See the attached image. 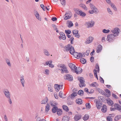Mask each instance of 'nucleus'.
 <instances>
[{
    "label": "nucleus",
    "instance_id": "40",
    "mask_svg": "<svg viewBox=\"0 0 121 121\" xmlns=\"http://www.w3.org/2000/svg\"><path fill=\"white\" fill-rule=\"evenodd\" d=\"M5 61L6 62L8 65L9 66H11V65L10 63L9 60L8 59H5Z\"/></svg>",
    "mask_w": 121,
    "mask_h": 121
},
{
    "label": "nucleus",
    "instance_id": "34",
    "mask_svg": "<svg viewBox=\"0 0 121 121\" xmlns=\"http://www.w3.org/2000/svg\"><path fill=\"white\" fill-rule=\"evenodd\" d=\"M83 91L82 90H80L78 92V94L80 96H82L83 95Z\"/></svg>",
    "mask_w": 121,
    "mask_h": 121
},
{
    "label": "nucleus",
    "instance_id": "4",
    "mask_svg": "<svg viewBox=\"0 0 121 121\" xmlns=\"http://www.w3.org/2000/svg\"><path fill=\"white\" fill-rule=\"evenodd\" d=\"M94 21L91 20L90 21L86 22L85 24V25L87 28H91L94 26Z\"/></svg>",
    "mask_w": 121,
    "mask_h": 121
},
{
    "label": "nucleus",
    "instance_id": "38",
    "mask_svg": "<svg viewBox=\"0 0 121 121\" xmlns=\"http://www.w3.org/2000/svg\"><path fill=\"white\" fill-rule=\"evenodd\" d=\"M121 118V115H118L115 117L114 118V120L116 121H117Z\"/></svg>",
    "mask_w": 121,
    "mask_h": 121
},
{
    "label": "nucleus",
    "instance_id": "21",
    "mask_svg": "<svg viewBox=\"0 0 121 121\" xmlns=\"http://www.w3.org/2000/svg\"><path fill=\"white\" fill-rule=\"evenodd\" d=\"M72 46L70 44L68 45L65 48V50H64L65 51H70L71 49V47Z\"/></svg>",
    "mask_w": 121,
    "mask_h": 121
},
{
    "label": "nucleus",
    "instance_id": "14",
    "mask_svg": "<svg viewBox=\"0 0 121 121\" xmlns=\"http://www.w3.org/2000/svg\"><path fill=\"white\" fill-rule=\"evenodd\" d=\"M20 82L23 87L24 86V83L25 81L24 80V76L23 75L21 76H20Z\"/></svg>",
    "mask_w": 121,
    "mask_h": 121
},
{
    "label": "nucleus",
    "instance_id": "9",
    "mask_svg": "<svg viewBox=\"0 0 121 121\" xmlns=\"http://www.w3.org/2000/svg\"><path fill=\"white\" fill-rule=\"evenodd\" d=\"M3 92L5 95V96L7 98L9 97H11V94L10 93L9 91L7 89H6L3 91Z\"/></svg>",
    "mask_w": 121,
    "mask_h": 121
},
{
    "label": "nucleus",
    "instance_id": "49",
    "mask_svg": "<svg viewBox=\"0 0 121 121\" xmlns=\"http://www.w3.org/2000/svg\"><path fill=\"white\" fill-rule=\"evenodd\" d=\"M78 53L74 52V53L73 54V55L76 58H77L78 56Z\"/></svg>",
    "mask_w": 121,
    "mask_h": 121
},
{
    "label": "nucleus",
    "instance_id": "29",
    "mask_svg": "<svg viewBox=\"0 0 121 121\" xmlns=\"http://www.w3.org/2000/svg\"><path fill=\"white\" fill-rule=\"evenodd\" d=\"M68 24V26L69 27H70L73 25L72 22L70 21H67Z\"/></svg>",
    "mask_w": 121,
    "mask_h": 121
},
{
    "label": "nucleus",
    "instance_id": "3",
    "mask_svg": "<svg viewBox=\"0 0 121 121\" xmlns=\"http://www.w3.org/2000/svg\"><path fill=\"white\" fill-rule=\"evenodd\" d=\"M120 30V29L118 28H116L111 30V32L113 33L112 34L115 37L118 36L119 34Z\"/></svg>",
    "mask_w": 121,
    "mask_h": 121
},
{
    "label": "nucleus",
    "instance_id": "47",
    "mask_svg": "<svg viewBox=\"0 0 121 121\" xmlns=\"http://www.w3.org/2000/svg\"><path fill=\"white\" fill-rule=\"evenodd\" d=\"M78 31L77 30H74L73 31V33L74 35L78 34Z\"/></svg>",
    "mask_w": 121,
    "mask_h": 121
},
{
    "label": "nucleus",
    "instance_id": "48",
    "mask_svg": "<svg viewBox=\"0 0 121 121\" xmlns=\"http://www.w3.org/2000/svg\"><path fill=\"white\" fill-rule=\"evenodd\" d=\"M86 106L87 108L89 109L91 108V106L90 103H87L86 104Z\"/></svg>",
    "mask_w": 121,
    "mask_h": 121
},
{
    "label": "nucleus",
    "instance_id": "30",
    "mask_svg": "<svg viewBox=\"0 0 121 121\" xmlns=\"http://www.w3.org/2000/svg\"><path fill=\"white\" fill-rule=\"evenodd\" d=\"M80 7H82V8L85 10H86L87 9L85 5L82 4H80L79 5Z\"/></svg>",
    "mask_w": 121,
    "mask_h": 121
},
{
    "label": "nucleus",
    "instance_id": "20",
    "mask_svg": "<svg viewBox=\"0 0 121 121\" xmlns=\"http://www.w3.org/2000/svg\"><path fill=\"white\" fill-rule=\"evenodd\" d=\"M70 119V117L65 116H64L62 119V121H69Z\"/></svg>",
    "mask_w": 121,
    "mask_h": 121
},
{
    "label": "nucleus",
    "instance_id": "61",
    "mask_svg": "<svg viewBox=\"0 0 121 121\" xmlns=\"http://www.w3.org/2000/svg\"><path fill=\"white\" fill-rule=\"evenodd\" d=\"M90 7L91 9H92L95 7V6L93 4H90Z\"/></svg>",
    "mask_w": 121,
    "mask_h": 121
},
{
    "label": "nucleus",
    "instance_id": "35",
    "mask_svg": "<svg viewBox=\"0 0 121 121\" xmlns=\"http://www.w3.org/2000/svg\"><path fill=\"white\" fill-rule=\"evenodd\" d=\"M81 117L78 115H75L74 117V119L75 121H77L79 120L80 118Z\"/></svg>",
    "mask_w": 121,
    "mask_h": 121
},
{
    "label": "nucleus",
    "instance_id": "53",
    "mask_svg": "<svg viewBox=\"0 0 121 121\" xmlns=\"http://www.w3.org/2000/svg\"><path fill=\"white\" fill-rule=\"evenodd\" d=\"M77 94L76 92L73 93L71 95V97H75L77 95Z\"/></svg>",
    "mask_w": 121,
    "mask_h": 121
},
{
    "label": "nucleus",
    "instance_id": "28",
    "mask_svg": "<svg viewBox=\"0 0 121 121\" xmlns=\"http://www.w3.org/2000/svg\"><path fill=\"white\" fill-rule=\"evenodd\" d=\"M48 100V99L47 97H46L44 99L42 100L41 101V103L42 104H46Z\"/></svg>",
    "mask_w": 121,
    "mask_h": 121
},
{
    "label": "nucleus",
    "instance_id": "59",
    "mask_svg": "<svg viewBox=\"0 0 121 121\" xmlns=\"http://www.w3.org/2000/svg\"><path fill=\"white\" fill-rule=\"evenodd\" d=\"M40 6L42 9H43L44 11H45V9H44L45 7L44 5L43 4H41L40 5Z\"/></svg>",
    "mask_w": 121,
    "mask_h": 121
},
{
    "label": "nucleus",
    "instance_id": "39",
    "mask_svg": "<svg viewBox=\"0 0 121 121\" xmlns=\"http://www.w3.org/2000/svg\"><path fill=\"white\" fill-rule=\"evenodd\" d=\"M111 7L113 8L114 10L115 11L117 10V9L115 5L113 4H111Z\"/></svg>",
    "mask_w": 121,
    "mask_h": 121
},
{
    "label": "nucleus",
    "instance_id": "2",
    "mask_svg": "<svg viewBox=\"0 0 121 121\" xmlns=\"http://www.w3.org/2000/svg\"><path fill=\"white\" fill-rule=\"evenodd\" d=\"M73 10L77 14L81 16L84 17L86 15V14L85 13L82 12L81 10L78 9L74 8Z\"/></svg>",
    "mask_w": 121,
    "mask_h": 121
},
{
    "label": "nucleus",
    "instance_id": "25",
    "mask_svg": "<svg viewBox=\"0 0 121 121\" xmlns=\"http://www.w3.org/2000/svg\"><path fill=\"white\" fill-rule=\"evenodd\" d=\"M60 34L61 37H62V38L63 40H64L66 39V36L64 33L63 32H60Z\"/></svg>",
    "mask_w": 121,
    "mask_h": 121
},
{
    "label": "nucleus",
    "instance_id": "10",
    "mask_svg": "<svg viewBox=\"0 0 121 121\" xmlns=\"http://www.w3.org/2000/svg\"><path fill=\"white\" fill-rule=\"evenodd\" d=\"M96 91H98L99 93H100L102 95H105L106 97H108V96H107V95L106 94L102 89H101L100 88H96Z\"/></svg>",
    "mask_w": 121,
    "mask_h": 121
},
{
    "label": "nucleus",
    "instance_id": "27",
    "mask_svg": "<svg viewBox=\"0 0 121 121\" xmlns=\"http://www.w3.org/2000/svg\"><path fill=\"white\" fill-rule=\"evenodd\" d=\"M76 102L77 104H81L83 103L81 99H77L76 100Z\"/></svg>",
    "mask_w": 121,
    "mask_h": 121
},
{
    "label": "nucleus",
    "instance_id": "1",
    "mask_svg": "<svg viewBox=\"0 0 121 121\" xmlns=\"http://www.w3.org/2000/svg\"><path fill=\"white\" fill-rule=\"evenodd\" d=\"M68 65L71 69L72 71L73 72L76 73L77 74L81 73L82 71V69L80 67L78 68V71L77 67L75 65L72 63H69Z\"/></svg>",
    "mask_w": 121,
    "mask_h": 121
},
{
    "label": "nucleus",
    "instance_id": "51",
    "mask_svg": "<svg viewBox=\"0 0 121 121\" xmlns=\"http://www.w3.org/2000/svg\"><path fill=\"white\" fill-rule=\"evenodd\" d=\"M52 61L51 60H50L49 61H48L46 62V64L47 65H49L50 64H52Z\"/></svg>",
    "mask_w": 121,
    "mask_h": 121
},
{
    "label": "nucleus",
    "instance_id": "19",
    "mask_svg": "<svg viewBox=\"0 0 121 121\" xmlns=\"http://www.w3.org/2000/svg\"><path fill=\"white\" fill-rule=\"evenodd\" d=\"M107 103L109 105L113 106V101L110 99H109L108 100H107Z\"/></svg>",
    "mask_w": 121,
    "mask_h": 121
},
{
    "label": "nucleus",
    "instance_id": "24",
    "mask_svg": "<svg viewBox=\"0 0 121 121\" xmlns=\"http://www.w3.org/2000/svg\"><path fill=\"white\" fill-rule=\"evenodd\" d=\"M56 112L57 114L59 116L61 115L62 114V110L58 108Z\"/></svg>",
    "mask_w": 121,
    "mask_h": 121
},
{
    "label": "nucleus",
    "instance_id": "22",
    "mask_svg": "<svg viewBox=\"0 0 121 121\" xmlns=\"http://www.w3.org/2000/svg\"><path fill=\"white\" fill-rule=\"evenodd\" d=\"M98 84L96 82H94L92 83L90 85V86L92 87H96V88H98L97 87L98 86Z\"/></svg>",
    "mask_w": 121,
    "mask_h": 121
},
{
    "label": "nucleus",
    "instance_id": "17",
    "mask_svg": "<svg viewBox=\"0 0 121 121\" xmlns=\"http://www.w3.org/2000/svg\"><path fill=\"white\" fill-rule=\"evenodd\" d=\"M102 108L101 109V111L104 113H105L107 110L106 106L104 104L103 105L102 107Z\"/></svg>",
    "mask_w": 121,
    "mask_h": 121
},
{
    "label": "nucleus",
    "instance_id": "54",
    "mask_svg": "<svg viewBox=\"0 0 121 121\" xmlns=\"http://www.w3.org/2000/svg\"><path fill=\"white\" fill-rule=\"evenodd\" d=\"M50 109V107L46 106H45V111L46 112H48Z\"/></svg>",
    "mask_w": 121,
    "mask_h": 121
},
{
    "label": "nucleus",
    "instance_id": "57",
    "mask_svg": "<svg viewBox=\"0 0 121 121\" xmlns=\"http://www.w3.org/2000/svg\"><path fill=\"white\" fill-rule=\"evenodd\" d=\"M116 109L117 110H118L120 111V112L121 111V106L118 107L117 106L116 107Z\"/></svg>",
    "mask_w": 121,
    "mask_h": 121
},
{
    "label": "nucleus",
    "instance_id": "18",
    "mask_svg": "<svg viewBox=\"0 0 121 121\" xmlns=\"http://www.w3.org/2000/svg\"><path fill=\"white\" fill-rule=\"evenodd\" d=\"M50 104L51 106L52 107H55L57 105V103L55 101H50Z\"/></svg>",
    "mask_w": 121,
    "mask_h": 121
},
{
    "label": "nucleus",
    "instance_id": "62",
    "mask_svg": "<svg viewBox=\"0 0 121 121\" xmlns=\"http://www.w3.org/2000/svg\"><path fill=\"white\" fill-rule=\"evenodd\" d=\"M95 68L96 69H98V72H99V67L98 65V64H96L95 66Z\"/></svg>",
    "mask_w": 121,
    "mask_h": 121
},
{
    "label": "nucleus",
    "instance_id": "15",
    "mask_svg": "<svg viewBox=\"0 0 121 121\" xmlns=\"http://www.w3.org/2000/svg\"><path fill=\"white\" fill-rule=\"evenodd\" d=\"M65 67H63L62 69V71H61V73H69V71L67 70V68L65 65Z\"/></svg>",
    "mask_w": 121,
    "mask_h": 121
},
{
    "label": "nucleus",
    "instance_id": "12",
    "mask_svg": "<svg viewBox=\"0 0 121 121\" xmlns=\"http://www.w3.org/2000/svg\"><path fill=\"white\" fill-rule=\"evenodd\" d=\"M102 49V46L100 44H99L97 47L96 49V52L98 53H100Z\"/></svg>",
    "mask_w": 121,
    "mask_h": 121
},
{
    "label": "nucleus",
    "instance_id": "41",
    "mask_svg": "<svg viewBox=\"0 0 121 121\" xmlns=\"http://www.w3.org/2000/svg\"><path fill=\"white\" fill-rule=\"evenodd\" d=\"M92 10H93L94 13H97L99 12L98 9L95 7Z\"/></svg>",
    "mask_w": 121,
    "mask_h": 121
},
{
    "label": "nucleus",
    "instance_id": "8",
    "mask_svg": "<svg viewBox=\"0 0 121 121\" xmlns=\"http://www.w3.org/2000/svg\"><path fill=\"white\" fill-rule=\"evenodd\" d=\"M94 39L93 37L91 36H89L87 38L85 43L86 44H89L91 43L93 41Z\"/></svg>",
    "mask_w": 121,
    "mask_h": 121
},
{
    "label": "nucleus",
    "instance_id": "63",
    "mask_svg": "<svg viewBox=\"0 0 121 121\" xmlns=\"http://www.w3.org/2000/svg\"><path fill=\"white\" fill-rule=\"evenodd\" d=\"M48 90L49 91H52V88L51 86H50V87H48Z\"/></svg>",
    "mask_w": 121,
    "mask_h": 121
},
{
    "label": "nucleus",
    "instance_id": "32",
    "mask_svg": "<svg viewBox=\"0 0 121 121\" xmlns=\"http://www.w3.org/2000/svg\"><path fill=\"white\" fill-rule=\"evenodd\" d=\"M62 107L63 109L66 112H68L69 111V108L67 106L65 105H63L62 106Z\"/></svg>",
    "mask_w": 121,
    "mask_h": 121
},
{
    "label": "nucleus",
    "instance_id": "16",
    "mask_svg": "<svg viewBox=\"0 0 121 121\" xmlns=\"http://www.w3.org/2000/svg\"><path fill=\"white\" fill-rule=\"evenodd\" d=\"M102 105V103L100 101H99V102H96V106L98 109H100Z\"/></svg>",
    "mask_w": 121,
    "mask_h": 121
},
{
    "label": "nucleus",
    "instance_id": "52",
    "mask_svg": "<svg viewBox=\"0 0 121 121\" xmlns=\"http://www.w3.org/2000/svg\"><path fill=\"white\" fill-rule=\"evenodd\" d=\"M107 119L108 121H112V119L110 116L107 117Z\"/></svg>",
    "mask_w": 121,
    "mask_h": 121
},
{
    "label": "nucleus",
    "instance_id": "36",
    "mask_svg": "<svg viewBox=\"0 0 121 121\" xmlns=\"http://www.w3.org/2000/svg\"><path fill=\"white\" fill-rule=\"evenodd\" d=\"M89 117V116L88 114H86L83 117V119L84 121H86L88 119Z\"/></svg>",
    "mask_w": 121,
    "mask_h": 121
},
{
    "label": "nucleus",
    "instance_id": "60",
    "mask_svg": "<svg viewBox=\"0 0 121 121\" xmlns=\"http://www.w3.org/2000/svg\"><path fill=\"white\" fill-rule=\"evenodd\" d=\"M99 78H100V82L103 83H104V80H103V79L100 76L99 77Z\"/></svg>",
    "mask_w": 121,
    "mask_h": 121
},
{
    "label": "nucleus",
    "instance_id": "33",
    "mask_svg": "<svg viewBox=\"0 0 121 121\" xmlns=\"http://www.w3.org/2000/svg\"><path fill=\"white\" fill-rule=\"evenodd\" d=\"M70 48L71 49L69 51L70 52L71 54L73 55L75 52V50L73 47L71 46Z\"/></svg>",
    "mask_w": 121,
    "mask_h": 121
},
{
    "label": "nucleus",
    "instance_id": "64",
    "mask_svg": "<svg viewBox=\"0 0 121 121\" xmlns=\"http://www.w3.org/2000/svg\"><path fill=\"white\" fill-rule=\"evenodd\" d=\"M62 91H60L59 92V95L61 98H62Z\"/></svg>",
    "mask_w": 121,
    "mask_h": 121
},
{
    "label": "nucleus",
    "instance_id": "56",
    "mask_svg": "<svg viewBox=\"0 0 121 121\" xmlns=\"http://www.w3.org/2000/svg\"><path fill=\"white\" fill-rule=\"evenodd\" d=\"M105 92L108 95H110L111 94L110 92V91L108 89H106L105 91Z\"/></svg>",
    "mask_w": 121,
    "mask_h": 121
},
{
    "label": "nucleus",
    "instance_id": "26",
    "mask_svg": "<svg viewBox=\"0 0 121 121\" xmlns=\"http://www.w3.org/2000/svg\"><path fill=\"white\" fill-rule=\"evenodd\" d=\"M43 52L45 55L47 56H49L50 55L47 49H44L43 50Z\"/></svg>",
    "mask_w": 121,
    "mask_h": 121
},
{
    "label": "nucleus",
    "instance_id": "13",
    "mask_svg": "<svg viewBox=\"0 0 121 121\" xmlns=\"http://www.w3.org/2000/svg\"><path fill=\"white\" fill-rule=\"evenodd\" d=\"M71 17V14H70L67 13L64 16V19L65 20H67L70 18Z\"/></svg>",
    "mask_w": 121,
    "mask_h": 121
},
{
    "label": "nucleus",
    "instance_id": "23",
    "mask_svg": "<svg viewBox=\"0 0 121 121\" xmlns=\"http://www.w3.org/2000/svg\"><path fill=\"white\" fill-rule=\"evenodd\" d=\"M35 15L36 18L39 20L41 21V18L39 16V15L38 12L36 11L35 13Z\"/></svg>",
    "mask_w": 121,
    "mask_h": 121
},
{
    "label": "nucleus",
    "instance_id": "58",
    "mask_svg": "<svg viewBox=\"0 0 121 121\" xmlns=\"http://www.w3.org/2000/svg\"><path fill=\"white\" fill-rule=\"evenodd\" d=\"M7 99H8V101L9 103L10 104H12V102L11 99V97H9L8 98H7Z\"/></svg>",
    "mask_w": 121,
    "mask_h": 121
},
{
    "label": "nucleus",
    "instance_id": "42",
    "mask_svg": "<svg viewBox=\"0 0 121 121\" xmlns=\"http://www.w3.org/2000/svg\"><path fill=\"white\" fill-rule=\"evenodd\" d=\"M109 32L110 30L108 29L106 30V29H104L102 30V32L105 33H108Z\"/></svg>",
    "mask_w": 121,
    "mask_h": 121
},
{
    "label": "nucleus",
    "instance_id": "46",
    "mask_svg": "<svg viewBox=\"0 0 121 121\" xmlns=\"http://www.w3.org/2000/svg\"><path fill=\"white\" fill-rule=\"evenodd\" d=\"M107 10L108 12L111 15H112L113 14V13L112 12L109 8H107Z\"/></svg>",
    "mask_w": 121,
    "mask_h": 121
},
{
    "label": "nucleus",
    "instance_id": "43",
    "mask_svg": "<svg viewBox=\"0 0 121 121\" xmlns=\"http://www.w3.org/2000/svg\"><path fill=\"white\" fill-rule=\"evenodd\" d=\"M65 65L63 64H59L57 65V66L58 67L61 68H62L65 67Z\"/></svg>",
    "mask_w": 121,
    "mask_h": 121
},
{
    "label": "nucleus",
    "instance_id": "6",
    "mask_svg": "<svg viewBox=\"0 0 121 121\" xmlns=\"http://www.w3.org/2000/svg\"><path fill=\"white\" fill-rule=\"evenodd\" d=\"M113 35H108L107 36V40L109 42H112L115 39Z\"/></svg>",
    "mask_w": 121,
    "mask_h": 121
},
{
    "label": "nucleus",
    "instance_id": "7",
    "mask_svg": "<svg viewBox=\"0 0 121 121\" xmlns=\"http://www.w3.org/2000/svg\"><path fill=\"white\" fill-rule=\"evenodd\" d=\"M64 78L65 79L68 80L70 81H72L73 79L72 76L69 74L65 75Z\"/></svg>",
    "mask_w": 121,
    "mask_h": 121
},
{
    "label": "nucleus",
    "instance_id": "45",
    "mask_svg": "<svg viewBox=\"0 0 121 121\" xmlns=\"http://www.w3.org/2000/svg\"><path fill=\"white\" fill-rule=\"evenodd\" d=\"M65 32L67 34V35H69L71 33V31L69 30H65Z\"/></svg>",
    "mask_w": 121,
    "mask_h": 121
},
{
    "label": "nucleus",
    "instance_id": "50",
    "mask_svg": "<svg viewBox=\"0 0 121 121\" xmlns=\"http://www.w3.org/2000/svg\"><path fill=\"white\" fill-rule=\"evenodd\" d=\"M78 56L77 59H78L79 58H81L83 57V55L81 53H78Z\"/></svg>",
    "mask_w": 121,
    "mask_h": 121
},
{
    "label": "nucleus",
    "instance_id": "44",
    "mask_svg": "<svg viewBox=\"0 0 121 121\" xmlns=\"http://www.w3.org/2000/svg\"><path fill=\"white\" fill-rule=\"evenodd\" d=\"M49 70L48 69H46L45 70V71L44 72V73L47 75L49 74Z\"/></svg>",
    "mask_w": 121,
    "mask_h": 121
},
{
    "label": "nucleus",
    "instance_id": "37",
    "mask_svg": "<svg viewBox=\"0 0 121 121\" xmlns=\"http://www.w3.org/2000/svg\"><path fill=\"white\" fill-rule=\"evenodd\" d=\"M80 61L83 64H85L86 62V60L84 58H81L80 59Z\"/></svg>",
    "mask_w": 121,
    "mask_h": 121
},
{
    "label": "nucleus",
    "instance_id": "55",
    "mask_svg": "<svg viewBox=\"0 0 121 121\" xmlns=\"http://www.w3.org/2000/svg\"><path fill=\"white\" fill-rule=\"evenodd\" d=\"M61 2V4L63 5H65V0H60Z\"/></svg>",
    "mask_w": 121,
    "mask_h": 121
},
{
    "label": "nucleus",
    "instance_id": "11",
    "mask_svg": "<svg viewBox=\"0 0 121 121\" xmlns=\"http://www.w3.org/2000/svg\"><path fill=\"white\" fill-rule=\"evenodd\" d=\"M62 86V85H60L57 84H55L54 87L56 91V92L58 91L60 89V87H61Z\"/></svg>",
    "mask_w": 121,
    "mask_h": 121
},
{
    "label": "nucleus",
    "instance_id": "31",
    "mask_svg": "<svg viewBox=\"0 0 121 121\" xmlns=\"http://www.w3.org/2000/svg\"><path fill=\"white\" fill-rule=\"evenodd\" d=\"M58 109V108L57 106L54 107L52 108V111L53 113H55L57 112Z\"/></svg>",
    "mask_w": 121,
    "mask_h": 121
},
{
    "label": "nucleus",
    "instance_id": "5",
    "mask_svg": "<svg viewBox=\"0 0 121 121\" xmlns=\"http://www.w3.org/2000/svg\"><path fill=\"white\" fill-rule=\"evenodd\" d=\"M78 80L80 82L79 85L81 87H82L83 86H85V84L84 83L85 81H84V78L82 77H79L78 78Z\"/></svg>",
    "mask_w": 121,
    "mask_h": 121
}]
</instances>
